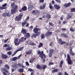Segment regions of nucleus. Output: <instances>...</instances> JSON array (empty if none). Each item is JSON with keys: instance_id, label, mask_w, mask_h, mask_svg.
Returning <instances> with one entry per match:
<instances>
[{"instance_id": "f8f14e48", "label": "nucleus", "mask_w": 75, "mask_h": 75, "mask_svg": "<svg viewBox=\"0 0 75 75\" xmlns=\"http://www.w3.org/2000/svg\"><path fill=\"white\" fill-rule=\"evenodd\" d=\"M71 3H66L64 5V7H65L66 8H67V7H69V6H71Z\"/></svg>"}, {"instance_id": "680f3d73", "label": "nucleus", "mask_w": 75, "mask_h": 75, "mask_svg": "<svg viewBox=\"0 0 75 75\" xmlns=\"http://www.w3.org/2000/svg\"><path fill=\"white\" fill-rule=\"evenodd\" d=\"M65 44H66V45H67V46H68L69 45V43L68 42H65Z\"/></svg>"}, {"instance_id": "c9c22d12", "label": "nucleus", "mask_w": 75, "mask_h": 75, "mask_svg": "<svg viewBox=\"0 0 75 75\" xmlns=\"http://www.w3.org/2000/svg\"><path fill=\"white\" fill-rule=\"evenodd\" d=\"M43 45V44L42 43L40 42L39 43V45L38 46V48H41L42 47Z\"/></svg>"}, {"instance_id": "bf43d9fd", "label": "nucleus", "mask_w": 75, "mask_h": 75, "mask_svg": "<svg viewBox=\"0 0 75 75\" xmlns=\"http://www.w3.org/2000/svg\"><path fill=\"white\" fill-rule=\"evenodd\" d=\"M64 74L65 75H69V74H68V73H67L66 72H64Z\"/></svg>"}, {"instance_id": "2eb2a0df", "label": "nucleus", "mask_w": 75, "mask_h": 75, "mask_svg": "<svg viewBox=\"0 0 75 75\" xmlns=\"http://www.w3.org/2000/svg\"><path fill=\"white\" fill-rule=\"evenodd\" d=\"M1 58L2 59H7L8 58V56L6 54H2L1 56Z\"/></svg>"}, {"instance_id": "ddd939ff", "label": "nucleus", "mask_w": 75, "mask_h": 75, "mask_svg": "<svg viewBox=\"0 0 75 75\" xmlns=\"http://www.w3.org/2000/svg\"><path fill=\"white\" fill-rule=\"evenodd\" d=\"M52 33H53L51 32L48 31L45 33V35L47 37H49L50 35H52Z\"/></svg>"}, {"instance_id": "0eeeda50", "label": "nucleus", "mask_w": 75, "mask_h": 75, "mask_svg": "<svg viewBox=\"0 0 75 75\" xmlns=\"http://www.w3.org/2000/svg\"><path fill=\"white\" fill-rule=\"evenodd\" d=\"M34 8V5L33 4H30L28 5V11H32Z\"/></svg>"}, {"instance_id": "393cba45", "label": "nucleus", "mask_w": 75, "mask_h": 75, "mask_svg": "<svg viewBox=\"0 0 75 75\" xmlns=\"http://www.w3.org/2000/svg\"><path fill=\"white\" fill-rule=\"evenodd\" d=\"M64 63V60H62V61L60 62V67H62V65H63V64Z\"/></svg>"}, {"instance_id": "6e6d98bb", "label": "nucleus", "mask_w": 75, "mask_h": 75, "mask_svg": "<svg viewBox=\"0 0 75 75\" xmlns=\"http://www.w3.org/2000/svg\"><path fill=\"white\" fill-rule=\"evenodd\" d=\"M26 66H28L30 65V64H29V63H28V62H26Z\"/></svg>"}, {"instance_id": "f3484780", "label": "nucleus", "mask_w": 75, "mask_h": 75, "mask_svg": "<svg viewBox=\"0 0 75 75\" xmlns=\"http://www.w3.org/2000/svg\"><path fill=\"white\" fill-rule=\"evenodd\" d=\"M44 4L42 6H40V9H41V10H42L44 8H45V6H46V3H44Z\"/></svg>"}, {"instance_id": "aec40b11", "label": "nucleus", "mask_w": 75, "mask_h": 75, "mask_svg": "<svg viewBox=\"0 0 75 75\" xmlns=\"http://www.w3.org/2000/svg\"><path fill=\"white\" fill-rule=\"evenodd\" d=\"M25 37H26V38H29V37H30V34L29 33H26L25 35Z\"/></svg>"}, {"instance_id": "de8ad7c7", "label": "nucleus", "mask_w": 75, "mask_h": 75, "mask_svg": "<svg viewBox=\"0 0 75 75\" xmlns=\"http://www.w3.org/2000/svg\"><path fill=\"white\" fill-rule=\"evenodd\" d=\"M45 36H44V34H42L41 35V38H44Z\"/></svg>"}, {"instance_id": "f257e3e1", "label": "nucleus", "mask_w": 75, "mask_h": 75, "mask_svg": "<svg viewBox=\"0 0 75 75\" xmlns=\"http://www.w3.org/2000/svg\"><path fill=\"white\" fill-rule=\"evenodd\" d=\"M11 7H12V9L11 10V13L12 14L16 13L17 11V9L18 7L17 5H15V3L13 2L11 4Z\"/></svg>"}, {"instance_id": "c03bdc74", "label": "nucleus", "mask_w": 75, "mask_h": 75, "mask_svg": "<svg viewBox=\"0 0 75 75\" xmlns=\"http://www.w3.org/2000/svg\"><path fill=\"white\" fill-rule=\"evenodd\" d=\"M2 64H3V60H0V67H1Z\"/></svg>"}, {"instance_id": "dca6fc26", "label": "nucleus", "mask_w": 75, "mask_h": 75, "mask_svg": "<svg viewBox=\"0 0 75 75\" xmlns=\"http://www.w3.org/2000/svg\"><path fill=\"white\" fill-rule=\"evenodd\" d=\"M21 33L23 34H25L27 33V30H26L25 29H23V28H22Z\"/></svg>"}, {"instance_id": "a18cd8bd", "label": "nucleus", "mask_w": 75, "mask_h": 75, "mask_svg": "<svg viewBox=\"0 0 75 75\" xmlns=\"http://www.w3.org/2000/svg\"><path fill=\"white\" fill-rule=\"evenodd\" d=\"M34 70L33 69H32L31 68H29L28 70V71H30V72H33L34 71Z\"/></svg>"}, {"instance_id": "6ab92c4d", "label": "nucleus", "mask_w": 75, "mask_h": 75, "mask_svg": "<svg viewBox=\"0 0 75 75\" xmlns=\"http://www.w3.org/2000/svg\"><path fill=\"white\" fill-rule=\"evenodd\" d=\"M72 13H68L67 14V19H69V18H71L72 17Z\"/></svg>"}, {"instance_id": "20e7f679", "label": "nucleus", "mask_w": 75, "mask_h": 75, "mask_svg": "<svg viewBox=\"0 0 75 75\" xmlns=\"http://www.w3.org/2000/svg\"><path fill=\"white\" fill-rule=\"evenodd\" d=\"M67 62L68 65H72L73 64V62L71 59V57L68 54H67Z\"/></svg>"}, {"instance_id": "5fc2aeb1", "label": "nucleus", "mask_w": 75, "mask_h": 75, "mask_svg": "<svg viewBox=\"0 0 75 75\" xmlns=\"http://www.w3.org/2000/svg\"><path fill=\"white\" fill-rule=\"evenodd\" d=\"M8 38L5 40L4 41V42H5V43H6V42H8Z\"/></svg>"}, {"instance_id": "ea45409f", "label": "nucleus", "mask_w": 75, "mask_h": 75, "mask_svg": "<svg viewBox=\"0 0 75 75\" xmlns=\"http://www.w3.org/2000/svg\"><path fill=\"white\" fill-rule=\"evenodd\" d=\"M70 10L71 12H75V8H71Z\"/></svg>"}, {"instance_id": "9b49d317", "label": "nucleus", "mask_w": 75, "mask_h": 75, "mask_svg": "<svg viewBox=\"0 0 75 75\" xmlns=\"http://www.w3.org/2000/svg\"><path fill=\"white\" fill-rule=\"evenodd\" d=\"M6 6H7V4H5L2 5V6H0V10H4V9H7V8L6 7H6Z\"/></svg>"}, {"instance_id": "58836bf2", "label": "nucleus", "mask_w": 75, "mask_h": 75, "mask_svg": "<svg viewBox=\"0 0 75 75\" xmlns=\"http://www.w3.org/2000/svg\"><path fill=\"white\" fill-rule=\"evenodd\" d=\"M49 52V53L52 54L54 52V50L53 49H51L50 50Z\"/></svg>"}, {"instance_id": "1a4fd4ad", "label": "nucleus", "mask_w": 75, "mask_h": 75, "mask_svg": "<svg viewBox=\"0 0 75 75\" xmlns=\"http://www.w3.org/2000/svg\"><path fill=\"white\" fill-rule=\"evenodd\" d=\"M58 42L60 44V45H62L63 44H65V42H63L62 39L61 38L59 39Z\"/></svg>"}, {"instance_id": "49530a36", "label": "nucleus", "mask_w": 75, "mask_h": 75, "mask_svg": "<svg viewBox=\"0 0 75 75\" xmlns=\"http://www.w3.org/2000/svg\"><path fill=\"white\" fill-rule=\"evenodd\" d=\"M48 65L49 66H51V65H54V63L51 62H49Z\"/></svg>"}, {"instance_id": "b1692460", "label": "nucleus", "mask_w": 75, "mask_h": 75, "mask_svg": "<svg viewBox=\"0 0 75 75\" xmlns=\"http://www.w3.org/2000/svg\"><path fill=\"white\" fill-rule=\"evenodd\" d=\"M17 58H18V57H14L11 60L12 61H16V60L17 59Z\"/></svg>"}, {"instance_id": "8fccbe9b", "label": "nucleus", "mask_w": 75, "mask_h": 75, "mask_svg": "<svg viewBox=\"0 0 75 75\" xmlns=\"http://www.w3.org/2000/svg\"><path fill=\"white\" fill-rule=\"evenodd\" d=\"M52 54L49 53V57H50V58L51 57H52Z\"/></svg>"}, {"instance_id": "338daca9", "label": "nucleus", "mask_w": 75, "mask_h": 75, "mask_svg": "<svg viewBox=\"0 0 75 75\" xmlns=\"http://www.w3.org/2000/svg\"><path fill=\"white\" fill-rule=\"evenodd\" d=\"M52 3L53 4H55V2H54V0L52 1Z\"/></svg>"}, {"instance_id": "cd10ccee", "label": "nucleus", "mask_w": 75, "mask_h": 75, "mask_svg": "<svg viewBox=\"0 0 75 75\" xmlns=\"http://www.w3.org/2000/svg\"><path fill=\"white\" fill-rule=\"evenodd\" d=\"M49 8L52 10L54 9V6H52V4L51 3L49 4Z\"/></svg>"}, {"instance_id": "37998d69", "label": "nucleus", "mask_w": 75, "mask_h": 75, "mask_svg": "<svg viewBox=\"0 0 75 75\" xmlns=\"http://www.w3.org/2000/svg\"><path fill=\"white\" fill-rule=\"evenodd\" d=\"M7 54H8L9 55H10L12 54V52L11 51H10V52H7Z\"/></svg>"}, {"instance_id": "0e129e2a", "label": "nucleus", "mask_w": 75, "mask_h": 75, "mask_svg": "<svg viewBox=\"0 0 75 75\" xmlns=\"http://www.w3.org/2000/svg\"><path fill=\"white\" fill-rule=\"evenodd\" d=\"M30 45H34V43H30Z\"/></svg>"}, {"instance_id": "bb28decb", "label": "nucleus", "mask_w": 75, "mask_h": 75, "mask_svg": "<svg viewBox=\"0 0 75 75\" xmlns=\"http://www.w3.org/2000/svg\"><path fill=\"white\" fill-rule=\"evenodd\" d=\"M34 59H35V58H31V59H30L29 60V62L30 63H32V62H33L34 61Z\"/></svg>"}, {"instance_id": "4be33fe9", "label": "nucleus", "mask_w": 75, "mask_h": 75, "mask_svg": "<svg viewBox=\"0 0 75 75\" xmlns=\"http://www.w3.org/2000/svg\"><path fill=\"white\" fill-rule=\"evenodd\" d=\"M69 53L70 54H71L72 56H73V55H75V54H74V52L72 51V50L71 49H70Z\"/></svg>"}, {"instance_id": "603ef678", "label": "nucleus", "mask_w": 75, "mask_h": 75, "mask_svg": "<svg viewBox=\"0 0 75 75\" xmlns=\"http://www.w3.org/2000/svg\"><path fill=\"white\" fill-rule=\"evenodd\" d=\"M57 2L59 3H61V0H55Z\"/></svg>"}, {"instance_id": "412c9836", "label": "nucleus", "mask_w": 75, "mask_h": 75, "mask_svg": "<svg viewBox=\"0 0 75 75\" xmlns=\"http://www.w3.org/2000/svg\"><path fill=\"white\" fill-rule=\"evenodd\" d=\"M23 48L24 47L23 46L22 47H20V48H19L17 50H16V51L17 52H18V51H23Z\"/></svg>"}, {"instance_id": "72a5a7b5", "label": "nucleus", "mask_w": 75, "mask_h": 75, "mask_svg": "<svg viewBox=\"0 0 75 75\" xmlns=\"http://www.w3.org/2000/svg\"><path fill=\"white\" fill-rule=\"evenodd\" d=\"M42 66L43 67H42V69H46L47 68V66H46V65H42Z\"/></svg>"}, {"instance_id": "e433bc0d", "label": "nucleus", "mask_w": 75, "mask_h": 75, "mask_svg": "<svg viewBox=\"0 0 75 75\" xmlns=\"http://www.w3.org/2000/svg\"><path fill=\"white\" fill-rule=\"evenodd\" d=\"M12 67L13 68H17V64H13L12 65Z\"/></svg>"}, {"instance_id": "864d4df0", "label": "nucleus", "mask_w": 75, "mask_h": 75, "mask_svg": "<svg viewBox=\"0 0 75 75\" xmlns=\"http://www.w3.org/2000/svg\"><path fill=\"white\" fill-rule=\"evenodd\" d=\"M49 25H51V26H54V25L51 22H49Z\"/></svg>"}, {"instance_id": "a211bd4d", "label": "nucleus", "mask_w": 75, "mask_h": 75, "mask_svg": "<svg viewBox=\"0 0 75 75\" xmlns=\"http://www.w3.org/2000/svg\"><path fill=\"white\" fill-rule=\"evenodd\" d=\"M25 40H26V38H25L24 37L21 38L19 40L20 42H23Z\"/></svg>"}, {"instance_id": "4c0bfd02", "label": "nucleus", "mask_w": 75, "mask_h": 75, "mask_svg": "<svg viewBox=\"0 0 75 75\" xmlns=\"http://www.w3.org/2000/svg\"><path fill=\"white\" fill-rule=\"evenodd\" d=\"M18 39H16L14 41L15 45H17V42H18Z\"/></svg>"}, {"instance_id": "c756f323", "label": "nucleus", "mask_w": 75, "mask_h": 75, "mask_svg": "<svg viewBox=\"0 0 75 75\" xmlns=\"http://www.w3.org/2000/svg\"><path fill=\"white\" fill-rule=\"evenodd\" d=\"M32 52V51H31V50H30L29 51L26 52L25 54L27 55H29Z\"/></svg>"}, {"instance_id": "13d9d810", "label": "nucleus", "mask_w": 75, "mask_h": 75, "mask_svg": "<svg viewBox=\"0 0 75 75\" xmlns=\"http://www.w3.org/2000/svg\"><path fill=\"white\" fill-rule=\"evenodd\" d=\"M28 26H29V23H27L25 27H28Z\"/></svg>"}, {"instance_id": "3c124183", "label": "nucleus", "mask_w": 75, "mask_h": 75, "mask_svg": "<svg viewBox=\"0 0 75 75\" xmlns=\"http://www.w3.org/2000/svg\"><path fill=\"white\" fill-rule=\"evenodd\" d=\"M39 2L40 3H42L44 2V0H40Z\"/></svg>"}, {"instance_id": "e2e57ef3", "label": "nucleus", "mask_w": 75, "mask_h": 75, "mask_svg": "<svg viewBox=\"0 0 75 75\" xmlns=\"http://www.w3.org/2000/svg\"><path fill=\"white\" fill-rule=\"evenodd\" d=\"M21 57V54H20L18 56V59H20V57Z\"/></svg>"}, {"instance_id": "2f4dec72", "label": "nucleus", "mask_w": 75, "mask_h": 75, "mask_svg": "<svg viewBox=\"0 0 75 75\" xmlns=\"http://www.w3.org/2000/svg\"><path fill=\"white\" fill-rule=\"evenodd\" d=\"M46 18L47 19H50L51 18V15L50 14L46 15Z\"/></svg>"}, {"instance_id": "a878e982", "label": "nucleus", "mask_w": 75, "mask_h": 75, "mask_svg": "<svg viewBox=\"0 0 75 75\" xmlns=\"http://www.w3.org/2000/svg\"><path fill=\"white\" fill-rule=\"evenodd\" d=\"M59 71V69H56L52 71V73H54V72H57Z\"/></svg>"}, {"instance_id": "4468645a", "label": "nucleus", "mask_w": 75, "mask_h": 75, "mask_svg": "<svg viewBox=\"0 0 75 75\" xmlns=\"http://www.w3.org/2000/svg\"><path fill=\"white\" fill-rule=\"evenodd\" d=\"M54 7L55 8V9L56 10H59L60 8H61V6L59 5H58L57 4H54Z\"/></svg>"}, {"instance_id": "423d86ee", "label": "nucleus", "mask_w": 75, "mask_h": 75, "mask_svg": "<svg viewBox=\"0 0 75 75\" xmlns=\"http://www.w3.org/2000/svg\"><path fill=\"white\" fill-rule=\"evenodd\" d=\"M2 16L4 17H10L11 16V13L9 12L8 13L7 12L4 13L2 14Z\"/></svg>"}, {"instance_id": "7c9ffc66", "label": "nucleus", "mask_w": 75, "mask_h": 75, "mask_svg": "<svg viewBox=\"0 0 75 75\" xmlns=\"http://www.w3.org/2000/svg\"><path fill=\"white\" fill-rule=\"evenodd\" d=\"M36 68L37 69H42V68L41 67V66H40V65L39 64H38V65H37Z\"/></svg>"}, {"instance_id": "5701e85b", "label": "nucleus", "mask_w": 75, "mask_h": 75, "mask_svg": "<svg viewBox=\"0 0 75 75\" xmlns=\"http://www.w3.org/2000/svg\"><path fill=\"white\" fill-rule=\"evenodd\" d=\"M6 51H10L13 50V48L11 47H7L5 49Z\"/></svg>"}, {"instance_id": "f704fd0d", "label": "nucleus", "mask_w": 75, "mask_h": 75, "mask_svg": "<svg viewBox=\"0 0 75 75\" xmlns=\"http://www.w3.org/2000/svg\"><path fill=\"white\" fill-rule=\"evenodd\" d=\"M18 72H24V69L23 68H21L19 69L18 70Z\"/></svg>"}, {"instance_id": "7ed1b4c3", "label": "nucleus", "mask_w": 75, "mask_h": 75, "mask_svg": "<svg viewBox=\"0 0 75 75\" xmlns=\"http://www.w3.org/2000/svg\"><path fill=\"white\" fill-rule=\"evenodd\" d=\"M38 54V55H39V57H40L42 59H43L42 62L43 63L45 62V59H43V58H46V55L44 54V52L43 51L40 52V51H39Z\"/></svg>"}, {"instance_id": "4d7b16f0", "label": "nucleus", "mask_w": 75, "mask_h": 75, "mask_svg": "<svg viewBox=\"0 0 75 75\" xmlns=\"http://www.w3.org/2000/svg\"><path fill=\"white\" fill-rule=\"evenodd\" d=\"M62 31H66L67 29L66 28H62Z\"/></svg>"}, {"instance_id": "69168bd1", "label": "nucleus", "mask_w": 75, "mask_h": 75, "mask_svg": "<svg viewBox=\"0 0 75 75\" xmlns=\"http://www.w3.org/2000/svg\"><path fill=\"white\" fill-rule=\"evenodd\" d=\"M58 75H62V73L59 72Z\"/></svg>"}, {"instance_id": "473e14b6", "label": "nucleus", "mask_w": 75, "mask_h": 75, "mask_svg": "<svg viewBox=\"0 0 75 75\" xmlns=\"http://www.w3.org/2000/svg\"><path fill=\"white\" fill-rule=\"evenodd\" d=\"M26 23H27V21H25L23 22L21 24L22 27H24V25H25Z\"/></svg>"}, {"instance_id": "a19ab883", "label": "nucleus", "mask_w": 75, "mask_h": 75, "mask_svg": "<svg viewBox=\"0 0 75 75\" xmlns=\"http://www.w3.org/2000/svg\"><path fill=\"white\" fill-rule=\"evenodd\" d=\"M49 46H51V47H52L54 46V42H51L49 45Z\"/></svg>"}, {"instance_id": "052dcab7", "label": "nucleus", "mask_w": 75, "mask_h": 75, "mask_svg": "<svg viewBox=\"0 0 75 75\" xmlns=\"http://www.w3.org/2000/svg\"><path fill=\"white\" fill-rule=\"evenodd\" d=\"M63 24H66L67 23V21H64L63 22Z\"/></svg>"}, {"instance_id": "6e6552de", "label": "nucleus", "mask_w": 75, "mask_h": 75, "mask_svg": "<svg viewBox=\"0 0 75 75\" xmlns=\"http://www.w3.org/2000/svg\"><path fill=\"white\" fill-rule=\"evenodd\" d=\"M32 13L33 15H38L40 14V12L38 10H35L32 11Z\"/></svg>"}, {"instance_id": "774afa93", "label": "nucleus", "mask_w": 75, "mask_h": 75, "mask_svg": "<svg viewBox=\"0 0 75 75\" xmlns=\"http://www.w3.org/2000/svg\"><path fill=\"white\" fill-rule=\"evenodd\" d=\"M61 24V21H59V25H60Z\"/></svg>"}, {"instance_id": "c85d7f7f", "label": "nucleus", "mask_w": 75, "mask_h": 75, "mask_svg": "<svg viewBox=\"0 0 75 75\" xmlns=\"http://www.w3.org/2000/svg\"><path fill=\"white\" fill-rule=\"evenodd\" d=\"M21 10L22 11H25L27 10V7L24 6L22 8Z\"/></svg>"}, {"instance_id": "79ce46f5", "label": "nucleus", "mask_w": 75, "mask_h": 75, "mask_svg": "<svg viewBox=\"0 0 75 75\" xmlns=\"http://www.w3.org/2000/svg\"><path fill=\"white\" fill-rule=\"evenodd\" d=\"M70 31H72V32H74L75 31V30H74V29L72 28V27H71L69 28Z\"/></svg>"}, {"instance_id": "09e8293b", "label": "nucleus", "mask_w": 75, "mask_h": 75, "mask_svg": "<svg viewBox=\"0 0 75 75\" xmlns=\"http://www.w3.org/2000/svg\"><path fill=\"white\" fill-rule=\"evenodd\" d=\"M17 52L16 50V51L12 55V57H13V56H14L16 53Z\"/></svg>"}, {"instance_id": "39448f33", "label": "nucleus", "mask_w": 75, "mask_h": 75, "mask_svg": "<svg viewBox=\"0 0 75 75\" xmlns=\"http://www.w3.org/2000/svg\"><path fill=\"white\" fill-rule=\"evenodd\" d=\"M23 16V13H20L18 15V16H16L15 18V20L16 21H21V19L22 16Z\"/></svg>"}, {"instance_id": "9d476101", "label": "nucleus", "mask_w": 75, "mask_h": 75, "mask_svg": "<svg viewBox=\"0 0 75 75\" xmlns=\"http://www.w3.org/2000/svg\"><path fill=\"white\" fill-rule=\"evenodd\" d=\"M61 37H64V38H68V35H67L66 33H63L61 34L60 35Z\"/></svg>"}, {"instance_id": "f03ea898", "label": "nucleus", "mask_w": 75, "mask_h": 75, "mask_svg": "<svg viewBox=\"0 0 75 75\" xmlns=\"http://www.w3.org/2000/svg\"><path fill=\"white\" fill-rule=\"evenodd\" d=\"M33 32L36 34L33 35V37L35 38L37 36H39L41 34V30L39 28L35 27L33 30Z\"/></svg>"}]
</instances>
